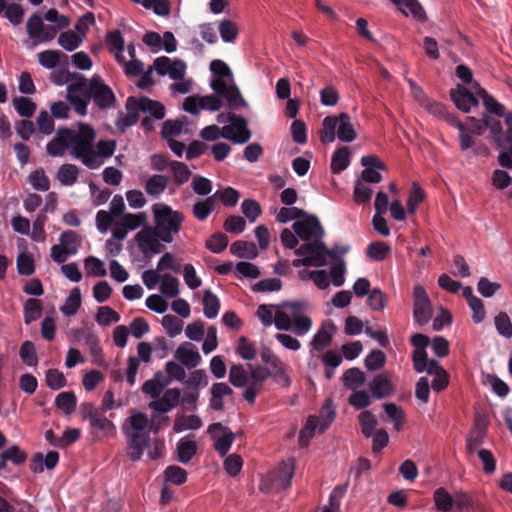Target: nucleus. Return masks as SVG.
I'll list each match as a JSON object with an SVG mask.
<instances>
[{
    "label": "nucleus",
    "mask_w": 512,
    "mask_h": 512,
    "mask_svg": "<svg viewBox=\"0 0 512 512\" xmlns=\"http://www.w3.org/2000/svg\"><path fill=\"white\" fill-rule=\"evenodd\" d=\"M96 132L86 123H79L75 128H59L54 138L47 144L50 156L69 154L89 169L100 168L116 149L112 140H100L95 144Z\"/></svg>",
    "instance_id": "f257e3e1"
},
{
    "label": "nucleus",
    "mask_w": 512,
    "mask_h": 512,
    "mask_svg": "<svg viewBox=\"0 0 512 512\" xmlns=\"http://www.w3.org/2000/svg\"><path fill=\"white\" fill-rule=\"evenodd\" d=\"M91 100L99 109H109L114 105L115 95L98 75L89 81L84 76L74 77L68 89V101L74 110L85 116Z\"/></svg>",
    "instance_id": "f03ea898"
},
{
    "label": "nucleus",
    "mask_w": 512,
    "mask_h": 512,
    "mask_svg": "<svg viewBox=\"0 0 512 512\" xmlns=\"http://www.w3.org/2000/svg\"><path fill=\"white\" fill-rule=\"evenodd\" d=\"M168 420V417H161L150 421L147 414L133 410L122 424V432L127 441V456L133 462L139 461L144 453V449L150 441V433H158L162 421Z\"/></svg>",
    "instance_id": "7ed1b4c3"
},
{
    "label": "nucleus",
    "mask_w": 512,
    "mask_h": 512,
    "mask_svg": "<svg viewBox=\"0 0 512 512\" xmlns=\"http://www.w3.org/2000/svg\"><path fill=\"white\" fill-rule=\"evenodd\" d=\"M210 70L213 74L210 86L218 96L226 100L227 106L234 110L247 107V102L234 83L229 66L222 60H213Z\"/></svg>",
    "instance_id": "20e7f679"
},
{
    "label": "nucleus",
    "mask_w": 512,
    "mask_h": 512,
    "mask_svg": "<svg viewBox=\"0 0 512 512\" xmlns=\"http://www.w3.org/2000/svg\"><path fill=\"white\" fill-rule=\"evenodd\" d=\"M308 303L306 301H290L280 304L279 313L276 314V329L280 331H292L302 337L312 328L313 322L307 314Z\"/></svg>",
    "instance_id": "39448f33"
},
{
    "label": "nucleus",
    "mask_w": 512,
    "mask_h": 512,
    "mask_svg": "<svg viewBox=\"0 0 512 512\" xmlns=\"http://www.w3.org/2000/svg\"><path fill=\"white\" fill-rule=\"evenodd\" d=\"M151 210L154 228L159 232L162 241L164 243L173 242L174 236L182 229L185 220L184 214L165 203H155Z\"/></svg>",
    "instance_id": "423d86ee"
},
{
    "label": "nucleus",
    "mask_w": 512,
    "mask_h": 512,
    "mask_svg": "<svg viewBox=\"0 0 512 512\" xmlns=\"http://www.w3.org/2000/svg\"><path fill=\"white\" fill-rule=\"evenodd\" d=\"M295 254L301 258L292 261L296 268L301 266L322 267L327 263V257L333 255L322 240L302 244L295 250Z\"/></svg>",
    "instance_id": "0eeeda50"
},
{
    "label": "nucleus",
    "mask_w": 512,
    "mask_h": 512,
    "mask_svg": "<svg viewBox=\"0 0 512 512\" xmlns=\"http://www.w3.org/2000/svg\"><path fill=\"white\" fill-rule=\"evenodd\" d=\"M295 472V460L287 459L270 471L262 481V489L280 491L291 485Z\"/></svg>",
    "instance_id": "6e6552de"
},
{
    "label": "nucleus",
    "mask_w": 512,
    "mask_h": 512,
    "mask_svg": "<svg viewBox=\"0 0 512 512\" xmlns=\"http://www.w3.org/2000/svg\"><path fill=\"white\" fill-rule=\"evenodd\" d=\"M261 361L268 366V374L276 383L283 387H289L292 383L285 363L269 347H263L260 351Z\"/></svg>",
    "instance_id": "1a4fd4ad"
},
{
    "label": "nucleus",
    "mask_w": 512,
    "mask_h": 512,
    "mask_svg": "<svg viewBox=\"0 0 512 512\" xmlns=\"http://www.w3.org/2000/svg\"><path fill=\"white\" fill-rule=\"evenodd\" d=\"M85 410L84 419L89 420L91 431L96 437L111 438L117 433L115 424L104 415L97 412L91 403L83 405Z\"/></svg>",
    "instance_id": "9d476101"
},
{
    "label": "nucleus",
    "mask_w": 512,
    "mask_h": 512,
    "mask_svg": "<svg viewBox=\"0 0 512 512\" xmlns=\"http://www.w3.org/2000/svg\"><path fill=\"white\" fill-rule=\"evenodd\" d=\"M147 225V213H127L123 214L119 220L112 224V236L118 241L126 238L129 231H134Z\"/></svg>",
    "instance_id": "9b49d317"
},
{
    "label": "nucleus",
    "mask_w": 512,
    "mask_h": 512,
    "mask_svg": "<svg viewBox=\"0 0 512 512\" xmlns=\"http://www.w3.org/2000/svg\"><path fill=\"white\" fill-rule=\"evenodd\" d=\"M292 228L304 243L322 240L324 230L316 216L305 214L302 219L295 221Z\"/></svg>",
    "instance_id": "f8f14e48"
},
{
    "label": "nucleus",
    "mask_w": 512,
    "mask_h": 512,
    "mask_svg": "<svg viewBox=\"0 0 512 512\" xmlns=\"http://www.w3.org/2000/svg\"><path fill=\"white\" fill-rule=\"evenodd\" d=\"M413 317L416 323L423 326L433 317V307L422 285H416L413 289Z\"/></svg>",
    "instance_id": "ddd939ff"
},
{
    "label": "nucleus",
    "mask_w": 512,
    "mask_h": 512,
    "mask_svg": "<svg viewBox=\"0 0 512 512\" xmlns=\"http://www.w3.org/2000/svg\"><path fill=\"white\" fill-rule=\"evenodd\" d=\"M27 34L34 45L52 41L57 35V28L45 25L40 15L32 14L26 24Z\"/></svg>",
    "instance_id": "4468645a"
},
{
    "label": "nucleus",
    "mask_w": 512,
    "mask_h": 512,
    "mask_svg": "<svg viewBox=\"0 0 512 512\" xmlns=\"http://www.w3.org/2000/svg\"><path fill=\"white\" fill-rule=\"evenodd\" d=\"M125 211V203L121 195H115L110 204L109 211L99 210L96 213V227L101 233H106L111 228L114 220L120 218Z\"/></svg>",
    "instance_id": "2eb2a0df"
},
{
    "label": "nucleus",
    "mask_w": 512,
    "mask_h": 512,
    "mask_svg": "<svg viewBox=\"0 0 512 512\" xmlns=\"http://www.w3.org/2000/svg\"><path fill=\"white\" fill-rule=\"evenodd\" d=\"M139 250L145 256H151L160 253L162 239L159 232L152 226H144L134 237Z\"/></svg>",
    "instance_id": "dca6fc26"
},
{
    "label": "nucleus",
    "mask_w": 512,
    "mask_h": 512,
    "mask_svg": "<svg viewBox=\"0 0 512 512\" xmlns=\"http://www.w3.org/2000/svg\"><path fill=\"white\" fill-rule=\"evenodd\" d=\"M248 375L249 380L243 392V397L248 403L253 404L262 390L264 382L270 378V374H268V370L262 366L249 365Z\"/></svg>",
    "instance_id": "f3484780"
},
{
    "label": "nucleus",
    "mask_w": 512,
    "mask_h": 512,
    "mask_svg": "<svg viewBox=\"0 0 512 512\" xmlns=\"http://www.w3.org/2000/svg\"><path fill=\"white\" fill-rule=\"evenodd\" d=\"M132 105L146 114V117L142 121V125L145 127H148L151 119L161 120L165 117V107L159 101L151 100L148 97H141L138 101L129 98L127 100V108L131 109Z\"/></svg>",
    "instance_id": "a211bd4d"
},
{
    "label": "nucleus",
    "mask_w": 512,
    "mask_h": 512,
    "mask_svg": "<svg viewBox=\"0 0 512 512\" xmlns=\"http://www.w3.org/2000/svg\"><path fill=\"white\" fill-rule=\"evenodd\" d=\"M152 345L148 342H140L137 345V357L130 356L127 359L126 380L130 386L136 382V376L140 362L150 363L152 360Z\"/></svg>",
    "instance_id": "6ab92c4d"
},
{
    "label": "nucleus",
    "mask_w": 512,
    "mask_h": 512,
    "mask_svg": "<svg viewBox=\"0 0 512 512\" xmlns=\"http://www.w3.org/2000/svg\"><path fill=\"white\" fill-rule=\"evenodd\" d=\"M223 138L232 141L235 144H244L251 138V131L248 128L246 119L236 115L232 118L230 124L223 126Z\"/></svg>",
    "instance_id": "aec40b11"
},
{
    "label": "nucleus",
    "mask_w": 512,
    "mask_h": 512,
    "mask_svg": "<svg viewBox=\"0 0 512 512\" xmlns=\"http://www.w3.org/2000/svg\"><path fill=\"white\" fill-rule=\"evenodd\" d=\"M208 432L214 440V449L221 456H225L235 440V434L221 423H213L209 425Z\"/></svg>",
    "instance_id": "412c9836"
},
{
    "label": "nucleus",
    "mask_w": 512,
    "mask_h": 512,
    "mask_svg": "<svg viewBox=\"0 0 512 512\" xmlns=\"http://www.w3.org/2000/svg\"><path fill=\"white\" fill-rule=\"evenodd\" d=\"M181 399L179 388H169L164 391L157 399L151 400L148 408L157 413H168L178 406Z\"/></svg>",
    "instance_id": "4be33fe9"
},
{
    "label": "nucleus",
    "mask_w": 512,
    "mask_h": 512,
    "mask_svg": "<svg viewBox=\"0 0 512 512\" xmlns=\"http://www.w3.org/2000/svg\"><path fill=\"white\" fill-rule=\"evenodd\" d=\"M411 343L415 347L412 355L413 367L417 373H423L425 364L432 359H428L426 353V347L429 345V338L424 334H414L411 337Z\"/></svg>",
    "instance_id": "5701e85b"
},
{
    "label": "nucleus",
    "mask_w": 512,
    "mask_h": 512,
    "mask_svg": "<svg viewBox=\"0 0 512 512\" xmlns=\"http://www.w3.org/2000/svg\"><path fill=\"white\" fill-rule=\"evenodd\" d=\"M174 357L181 365L189 369L197 367L202 360L198 348L191 342L181 343L176 349Z\"/></svg>",
    "instance_id": "b1692460"
},
{
    "label": "nucleus",
    "mask_w": 512,
    "mask_h": 512,
    "mask_svg": "<svg viewBox=\"0 0 512 512\" xmlns=\"http://www.w3.org/2000/svg\"><path fill=\"white\" fill-rule=\"evenodd\" d=\"M450 96L455 106L464 113L470 112L471 109L477 107L479 103L476 96L465 86L460 84L457 85L455 89L451 90Z\"/></svg>",
    "instance_id": "393cba45"
},
{
    "label": "nucleus",
    "mask_w": 512,
    "mask_h": 512,
    "mask_svg": "<svg viewBox=\"0 0 512 512\" xmlns=\"http://www.w3.org/2000/svg\"><path fill=\"white\" fill-rule=\"evenodd\" d=\"M168 385H170V379H166V376L161 371H158L154 374L153 378L143 383L141 389L151 400H155L164 393Z\"/></svg>",
    "instance_id": "a878e982"
},
{
    "label": "nucleus",
    "mask_w": 512,
    "mask_h": 512,
    "mask_svg": "<svg viewBox=\"0 0 512 512\" xmlns=\"http://www.w3.org/2000/svg\"><path fill=\"white\" fill-rule=\"evenodd\" d=\"M335 329V325L332 322L322 323L310 342L311 349L315 351H322L324 348L329 346Z\"/></svg>",
    "instance_id": "bb28decb"
},
{
    "label": "nucleus",
    "mask_w": 512,
    "mask_h": 512,
    "mask_svg": "<svg viewBox=\"0 0 512 512\" xmlns=\"http://www.w3.org/2000/svg\"><path fill=\"white\" fill-rule=\"evenodd\" d=\"M424 372L434 376L431 383V387L434 391L440 392L448 386L449 375L436 360H431L425 364Z\"/></svg>",
    "instance_id": "cd10ccee"
},
{
    "label": "nucleus",
    "mask_w": 512,
    "mask_h": 512,
    "mask_svg": "<svg viewBox=\"0 0 512 512\" xmlns=\"http://www.w3.org/2000/svg\"><path fill=\"white\" fill-rule=\"evenodd\" d=\"M209 406L214 411H221L224 408V397L233 394L232 388L224 382L214 383L210 390Z\"/></svg>",
    "instance_id": "c85d7f7f"
},
{
    "label": "nucleus",
    "mask_w": 512,
    "mask_h": 512,
    "mask_svg": "<svg viewBox=\"0 0 512 512\" xmlns=\"http://www.w3.org/2000/svg\"><path fill=\"white\" fill-rule=\"evenodd\" d=\"M505 123L508 127L505 150L500 152L498 156L499 164L507 169L512 170V112H505Z\"/></svg>",
    "instance_id": "c756f323"
},
{
    "label": "nucleus",
    "mask_w": 512,
    "mask_h": 512,
    "mask_svg": "<svg viewBox=\"0 0 512 512\" xmlns=\"http://www.w3.org/2000/svg\"><path fill=\"white\" fill-rule=\"evenodd\" d=\"M373 396L382 399L393 394L394 387L391 381L383 374L376 375L369 384Z\"/></svg>",
    "instance_id": "7c9ffc66"
},
{
    "label": "nucleus",
    "mask_w": 512,
    "mask_h": 512,
    "mask_svg": "<svg viewBox=\"0 0 512 512\" xmlns=\"http://www.w3.org/2000/svg\"><path fill=\"white\" fill-rule=\"evenodd\" d=\"M217 196L218 193H215L205 200L197 201L192 207L193 216L199 221H205L215 209Z\"/></svg>",
    "instance_id": "2f4dec72"
},
{
    "label": "nucleus",
    "mask_w": 512,
    "mask_h": 512,
    "mask_svg": "<svg viewBox=\"0 0 512 512\" xmlns=\"http://www.w3.org/2000/svg\"><path fill=\"white\" fill-rule=\"evenodd\" d=\"M357 133L351 122V118L346 113L338 116L337 138L342 142H352L356 139Z\"/></svg>",
    "instance_id": "473e14b6"
},
{
    "label": "nucleus",
    "mask_w": 512,
    "mask_h": 512,
    "mask_svg": "<svg viewBox=\"0 0 512 512\" xmlns=\"http://www.w3.org/2000/svg\"><path fill=\"white\" fill-rule=\"evenodd\" d=\"M169 179L165 175L154 174L144 183L145 192L152 197L160 196L167 188Z\"/></svg>",
    "instance_id": "72a5a7b5"
},
{
    "label": "nucleus",
    "mask_w": 512,
    "mask_h": 512,
    "mask_svg": "<svg viewBox=\"0 0 512 512\" xmlns=\"http://www.w3.org/2000/svg\"><path fill=\"white\" fill-rule=\"evenodd\" d=\"M177 459L183 464H187L197 452V444L188 436L181 438L176 445Z\"/></svg>",
    "instance_id": "f704fd0d"
},
{
    "label": "nucleus",
    "mask_w": 512,
    "mask_h": 512,
    "mask_svg": "<svg viewBox=\"0 0 512 512\" xmlns=\"http://www.w3.org/2000/svg\"><path fill=\"white\" fill-rule=\"evenodd\" d=\"M203 425L201 418L197 415H177L173 424V431L180 433L186 430H197Z\"/></svg>",
    "instance_id": "c9c22d12"
},
{
    "label": "nucleus",
    "mask_w": 512,
    "mask_h": 512,
    "mask_svg": "<svg viewBox=\"0 0 512 512\" xmlns=\"http://www.w3.org/2000/svg\"><path fill=\"white\" fill-rule=\"evenodd\" d=\"M281 311L280 305L261 304L257 307L256 316L264 327L276 326V314Z\"/></svg>",
    "instance_id": "e433bc0d"
},
{
    "label": "nucleus",
    "mask_w": 512,
    "mask_h": 512,
    "mask_svg": "<svg viewBox=\"0 0 512 512\" xmlns=\"http://www.w3.org/2000/svg\"><path fill=\"white\" fill-rule=\"evenodd\" d=\"M474 89L476 91V94L482 98L483 105L485 106L486 110L489 113L495 114L496 116L499 117L505 114L504 105H502L494 97L489 95L483 88H481L478 84H475Z\"/></svg>",
    "instance_id": "4c0bfd02"
},
{
    "label": "nucleus",
    "mask_w": 512,
    "mask_h": 512,
    "mask_svg": "<svg viewBox=\"0 0 512 512\" xmlns=\"http://www.w3.org/2000/svg\"><path fill=\"white\" fill-rule=\"evenodd\" d=\"M365 374L356 367L347 369L342 376L343 385L352 391L358 390L365 383Z\"/></svg>",
    "instance_id": "58836bf2"
},
{
    "label": "nucleus",
    "mask_w": 512,
    "mask_h": 512,
    "mask_svg": "<svg viewBox=\"0 0 512 512\" xmlns=\"http://www.w3.org/2000/svg\"><path fill=\"white\" fill-rule=\"evenodd\" d=\"M62 59L66 61L67 55L58 50H45L38 54L39 64L46 69L56 68Z\"/></svg>",
    "instance_id": "ea45409f"
},
{
    "label": "nucleus",
    "mask_w": 512,
    "mask_h": 512,
    "mask_svg": "<svg viewBox=\"0 0 512 512\" xmlns=\"http://www.w3.org/2000/svg\"><path fill=\"white\" fill-rule=\"evenodd\" d=\"M79 168L74 164H63L59 167L56 178L63 186H72L77 182Z\"/></svg>",
    "instance_id": "a19ab883"
},
{
    "label": "nucleus",
    "mask_w": 512,
    "mask_h": 512,
    "mask_svg": "<svg viewBox=\"0 0 512 512\" xmlns=\"http://www.w3.org/2000/svg\"><path fill=\"white\" fill-rule=\"evenodd\" d=\"M106 43L110 51L114 54L117 62L123 61L124 39L120 31H112L107 34Z\"/></svg>",
    "instance_id": "79ce46f5"
},
{
    "label": "nucleus",
    "mask_w": 512,
    "mask_h": 512,
    "mask_svg": "<svg viewBox=\"0 0 512 512\" xmlns=\"http://www.w3.org/2000/svg\"><path fill=\"white\" fill-rule=\"evenodd\" d=\"M202 302L205 317L208 319L216 318L220 309V301L218 297L211 290H205Z\"/></svg>",
    "instance_id": "37998d69"
},
{
    "label": "nucleus",
    "mask_w": 512,
    "mask_h": 512,
    "mask_svg": "<svg viewBox=\"0 0 512 512\" xmlns=\"http://www.w3.org/2000/svg\"><path fill=\"white\" fill-rule=\"evenodd\" d=\"M42 303L35 298H29L23 305V317L25 324H30L41 317Z\"/></svg>",
    "instance_id": "c03bdc74"
},
{
    "label": "nucleus",
    "mask_w": 512,
    "mask_h": 512,
    "mask_svg": "<svg viewBox=\"0 0 512 512\" xmlns=\"http://www.w3.org/2000/svg\"><path fill=\"white\" fill-rule=\"evenodd\" d=\"M449 120L450 125L457 128L460 132L459 142L461 150L466 151L468 149H472L475 142L471 131L458 118H449Z\"/></svg>",
    "instance_id": "a18cd8bd"
},
{
    "label": "nucleus",
    "mask_w": 512,
    "mask_h": 512,
    "mask_svg": "<svg viewBox=\"0 0 512 512\" xmlns=\"http://www.w3.org/2000/svg\"><path fill=\"white\" fill-rule=\"evenodd\" d=\"M320 423L321 420L318 416L311 415L307 418L304 428L299 433V443L301 446H306L315 433H319Z\"/></svg>",
    "instance_id": "49530a36"
},
{
    "label": "nucleus",
    "mask_w": 512,
    "mask_h": 512,
    "mask_svg": "<svg viewBox=\"0 0 512 512\" xmlns=\"http://www.w3.org/2000/svg\"><path fill=\"white\" fill-rule=\"evenodd\" d=\"M81 306V293L80 289L75 287L73 288L68 297L66 298L64 304L60 307V311L65 316H73L77 313L78 309Z\"/></svg>",
    "instance_id": "de8ad7c7"
},
{
    "label": "nucleus",
    "mask_w": 512,
    "mask_h": 512,
    "mask_svg": "<svg viewBox=\"0 0 512 512\" xmlns=\"http://www.w3.org/2000/svg\"><path fill=\"white\" fill-rule=\"evenodd\" d=\"M338 129V117L327 116L323 119L322 130L320 132V140L323 143H332L335 141L337 134L335 131Z\"/></svg>",
    "instance_id": "09e8293b"
},
{
    "label": "nucleus",
    "mask_w": 512,
    "mask_h": 512,
    "mask_svg": "<svg viewBox=\"0 0 512 512\" xmlns=\"http://www.w3.org/2000/svg\"><path fill=\"white\" fill-rule=\"evenodd\" d=\"M83 41L84 39L72 30L61 32L58 36V44L68 52L79 48Z\"/></svg>",
    "instance_id": "8fccbe9b"
},
{
    "label": "nucleus",
    "mask_w": 512,
    "mask_h": 512,
    "mask_svg": "<svg viewBox=\"0 0 512 512\" xmlns=\"http://www.w3.org/2000/svg\"><path fill=\"white\" fill-rule=\"evenodd\" d=\"M483 121L486 129H490L491 137L493 141L499 146L505 149L507 146L506 138L502 139V126L501 122L489 115H483Z\"/></svg>",
    "instance_id": "3c124183"
},
{
    "label": "nucleus",
    "mask_w": 512,
    "mask_h": 512,
    "mask_svg": "<svg viewBox=\"0 0 512 512\" xmlns=\"http://www.w3.org/2000/svg\"><path fill=\"white\" fill-rule=\"evenodd\" d=\"M350 151L348 147L337 149L331 159V170L333 173H340L349 166Z\"/></svg>",
    "instance_id": "603ef678"
},
{
    "label": "nucleus",
    "mask_w": 512,
    "mask_h": 512,
    "mask_svg": "<svg viewBox=\"0 0 512 512\" xmlns=\"http://www.w3.org/2000/svg\"><path fill=\"white\" fill-rule=\"evenodd\" d=\"M159 290L166 298H174L179 294V281L171 274H163Z\"/></svg>",
    "instance_id": "864d4df0"
},
{
    "label": "nucleus",
    "mask_w": 512,
    "mask_h": 512,
    "mask_svg": "<svg viewBox=\"0 0 512 512\" xmlns=\"http://www.w3.org/2000/svg\"><path fill=\"white\" fill-rule=\"evenodd\" d=\"M59 242L68 252L75 255L81 246L82 238L76 231L66 230L60 235Z\"/></svg>",
    "instance_id": "5fc2aeb1"
},
{
    "label": "nucleus",
    "mask_w": 512,
    "mask_h": 512,
    "mask_svg": "<svg viewBox=\"0 0 512 512\" xmlns=\"http://www.w3.org/2000/svg\"><path fill=\"white\" fill-rule=\"evenodd\" d=\"M230 252L240 258H254L257 255V248L252 242L235 241L230 246Z\"/></svg>",
    "instance_id": "6e6d98bb"
},
{
    "label": "nucleus",
    "mask_w": 512,
    "mask_h": 512,
    "mask_svg": "<svg viewBox=\"0 0 512 512\" xmlns=\"http://www.w3.org/2000/svg\"><path fill=\"white\" fill-rule=\"evenodd\" d=\"M420 105L423 106L428 111V113H430L434 117L443 119L449 124V118H457L455 115L449 113L443 104L435 101H430L428 98H426V101L422 102Z\"/></svg>",
    "instance_id": "4d7b16f0"
},
{
    "label": "nucleus",
    "mask_w": 512,
    "mask_h": 512,
    "mask_svg": "<svg viewBox=\"0 0 512 512\" xmlns=\"http://www.w3.org/2000/svg\"><path fill=\"white\" fill-rule=\"evenodd\" d=\"M347 490V484L336 486L330 496L326 506L323 507L322 512H340L341 500Z\"/></svg>",
    "instance_id": "13d9d810"
},
{
    "label": "nucleus",
    "mask_w": 512,
    "mask_h": 512,
    "mask_svg": "<svg viewBox=\"0 0 512 512\" xmlns=\"http://www.w3.org/2000/svg\"><path fill=\"white\" fill-rule=\"evenodd\" d=\"M169 168L173 174L174 182L178 186L186 183L191 176L188 166L183 162L171 161L169 163Z\"/></svg>",
    "instance_id": "bf43d9fd"
},
{
    "label": "nucleus",
    "mask_w": 512,
    "mask_h": 512,
    "mask_svg": "<svg viewBox=\"0 0 512 512\" xmlns=\"http://www.w3.org/2000/svg\"><path fill=\"white\" fill-rule=\"evenodd\" d=\"M95 320L100 326H108L120 321V315L109 306H100L97 310Z\"/></svg>",
    "instance_id": "052dcab7"
},
{
    "label": "nucleus",
    "mask_w": 512,
    "mask_h": 512,
    "mask_svg": "<svg viewBox=\"0 0 512 512\" xmlns=\"http://www.w3.org/2000/svg\"><path fill=\"white\" fill-rule=\"evenodd\" d=\"M26 458V453L18 446H11L1 454L0 468L5 467L7 461H11L16 465H19L23 463Z\"/></svg>",
    "instance_id": "680f3d73"
},
{
    "label": "nucleus",
    "mask_w": 512,
    "mask_h": 512,
    "mask_svg": "<svg viewBox=\"0 0 512 512\" xmlns=\"http://www.w3.org/2000/svg\"><path fill=\"white\" fill-rule=\"evenodd\" d=\"M494 324L499 335L506 339L512 338V322L506 312H499L494 317Z\"/></svg>",
    "instance_id": "e2e57ef3"
},
{
    "label": "nucleus",
    "mask_w": 512,
    "mask_h": 512,
    "mask_svg": "<svg viewBox=\"0 0 512 512\" xmlns=\"http://www.w3.org/2000/svg\"><path fill=\"white\" fill-rule=\"evenodd\" d=\"M359 422L361 431L365 437L369 438L376 432L377 420L371 411L365 410L361 412L359 414Z\"/></svg>",
    "instance_id": "0e129e2a"
},
{
    "label": "nucleus",
    "mask_w": 512,
    "mask_h": 512,
    "mask_svg": "<svg viewBox=\"0 0 512 512\" xmlns=\"http://www.w3.org/2000/svg\"><path fill=\"white\" fill-rule=\"evenodd\" d=\"M165 483H172L174 485H182L187 480V472L185 469L171 465L164 471Z\"/></svg>",
    "instance_id": "69168bd1"
},
{
    "label": "nucleus",
    "mask_w": 512,
    "mask_h": 512,
    "mask_svg": "<svg viewBox=\"0 0 512 512\" xmlns=\"http://www.w3.org/2000/svg\"><path fill=\"white\" fill-rule=\"evenodd\" d=\"M220 36L224 42H234L238 36V26L235 22L229 19H224L218 26Z\"/></svg>",
    "instance_id": "338daca9"
},
{
    "label": "nucleus",
    "mask_w": 512,
    "mask_h": 512,
    "mask_svg": "<svg viewBox=\"0 0 512 512\" xmlns=\"http://www.w3.org/2000/svg\"><path fill=\"white\" fill-rule=\"evenodd\" d=\"M55 405L65 414H71L76 409V396L72 392H61L55 399Z\"/></svg>",
    "instance_id": "774afa93"
}]
</instances>
